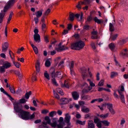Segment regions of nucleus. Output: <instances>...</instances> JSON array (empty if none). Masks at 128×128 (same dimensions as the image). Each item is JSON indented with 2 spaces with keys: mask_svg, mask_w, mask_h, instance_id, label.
I'll return each instance as SVG.
<instances>
[{
  "mask_svg": "<svg viewBox=\"0 0 128 128\" xmlns=\"http://www.w3.org/2000/svg\"><path fill=\"white\" fill-rule=\"evenodd\" d=\"M18 116L22 119L26 120L32 119L35 116L34 113L30 115L29 112L24 110L22 111L20 114H18Z\"/></svg>",
  "mask_w": 128,
  "mask_h": 128,
  "instance_id": "1",
  "label": "nucleus"
},
{
  "mask_svg": "<svg viewBox=\"0 0 128 128\" xmlns=\"http://www.w3.org/2000/svg\"><path fill=\"white\" fill-rule=\"evenodd\" d=\"M84 46L85 43L84 42L80 41L72 44L71 45V48L72 49L78 50L82 48Z\"/></svg>",
  "mask_w": 128,
  "mask_h": 128,
  "instance_id": "2",
  "label": "nucleus"
},
{
  "mask_svg": "<svg viewBox=\"0 0 128 128\" xmlns=\"http://www.w3.org/2000/svg\"><path fill=\"white\" fill-rule=\"evenodd\" d=\"M15 2V0H10L7 3L4 8V12H6L7 10L12 6Z\"/></svg>",
  "mask_w": 128,
  "mask_h": 128,
  "instance_id": "3",
  "label": "nucleus"
},
{
  "mask_svg": "<svg viewBox=\"0 0 128 128\" xmlns=\"http://www.w3.org/2000/svg\"><path fill=\"white\" fill-rule=\"evenodd\" d=\"M14 110L16 112L20 114L23 110L22 104L18 103H16L14 105Z\"/></svg>",
  "mask_w": 128,
  "mask_h": 128,
  "instance_id": "4",
  "label": "nucleus"
},
{
  "mask_svg": "<svg viewBox=\"0 0 128 128\" xmlns=\"http://www.w3.org/2000/svg\"><path fill=\"white\" fill-rule=\"evenodd\" d=\"M80 70L82 78L83 80H85L88 76V74L86 72V70L84 68H81Z\"/></svg>",
  "mask_w": 128,
  "mask_h": 128,
  "instance_id": "5",
  "label": "nucleus"
},
{
  "mask_svg": "<svg viewBox=\"0 0 128 128\" xmlns=\"http://www.w3.org/2000/svg\"><path fill=\"white\" fill-rule=\"evenodd\" d=\"M106 105L107 106L108 108L112 114H115V111L113 108L112 105V104L108 103Z\"/></svg>",
  "mask_w": 128,
  "mask_h": 128,
  "instance_id": "6",
  "label": "nucleus"
},
{
  "mask_svg": "<svg viewBox=\"0 0 128 128\" xmlns=\"http://www.w3.org/2000/svg\"><path fill=\"white\" fill-rule=\"evenodd\" d=\"M84 86H86V87L84 89L82 90V92L84 94L88 93L92 89V87L88 86L87 84L86 83H84Z\"/></svg>",
  "mask_w": 128,
  "mask_h": 128,
  "instance_id": "7",
  "label": "nucleus"
},
{
  "mask_svg": "<svg viewBox=\"0 0 128 128\" xmlns=\"http://www.w3.org/2000/svg\"><path fill=\"white\" fill-rule=\"evenodd\" d=\"M2 52H6L8 49V44L6 42H4L2 45Z\"/></svg>",
  "mask_w": 128,
  "mask_h": 128,
  "instance_id": "8",
  "label": "nucleus"
},
{
  "mask_svg": "<svg viewBox=\"0 0 128 128\" xmlns=\"http://www.w3.org/2000/svg\"><path fill=\"white\" fill-rule=\"evenodd\" d=\"M71 94L74 100H78L79 97V93L76 92L74 91L72 92Z\"/></svg>",
  "mask_w": 128,
  "mask_h": 128,
  "instance_id": "9",
  "label": "nucleus"
},
{
  "mask_svg": "<svg viewBox=\"0 0 128 128\" xmlns=\"http://www.w3.org/2000/svg\"><path fill=\"white\" fill-rule=\"evenodd\" d=\"M91 34L92 36L91 38L92 39H97L98 38V32L96 31H95L94 29L91 32Z\"/></svg>",
  "mask_w": 128,
  "mask_h": 128,
  "instance_id": "10",
  "label": "nucleus"
},
{
  "mask_svg": "<svg viewBox=\"0 0 128 128\" xmlns=\"http://www.w3.org/2000/svg\"><path fill=\"white\" fill-rule=\"evenodd\" d=\"M70 116L69 115L68 113H67L65 114V117L64 118L65 122L67 123L68 125L70 126Z\"/></svg>",
  "mask_w": 128,
  "mask_h": 128,
  "instance_id": "11",
  "label": "nucleus"
},
{
  "mask_svg": "<svg viewBox=\"0 0 128 128\" xmlns=\"http://www.w3.org/2000/svg\"><path fill=\"white\" fill-rule=\"evenodd\" d=\"M62 43L60 42L58 44V48H56V50L58 52H60L65 49L66 47L63 46H62Z\"/></svg>",
  "mask_w": 128,
  "mask_h": 128,
  "instance_id": "12",
  "label": "nucleus"
},
{
  "mask_svg": "<svg viewBox=\"0 0 128 128\" xmlns=\"http://www.w3.org/2000/svg\"><path fill=\"white\" fill-rule=\"evenodd\" d=\"M88 128H95V125L93 121L91 120L88 121Z\"/></svg>",
  "mask_w": 128,
  "mask_h": 128,
  "instance_id": "13",
  "label": "nucleus"
},
{
  "mask_svg": "<svg viewBox=\"0 0 128 128\" xmlns=\"http://www.w3.org/2000/svg\"><path fill=\"white\" fill-rule=\"evenodd\" d=\"M120 54L122 56L128 57V50L126 48L124 49L121 52Z\"/></svg>",
  "mask_w": 128,
  "mask_h": 128,
  "instance_id": "14",
  "label": "nucleus"
},
{
  "mask_svg": "<svg viewBox=\"0 0 128 128\" xmlns=\"http://www.w3.org/2000/svg\"><path fill=\"white\" fill-rule=\"evenodd\" d=\"M44 120L46 121V122H42V124L46 126L47 124H50L51 120L50 118L48 116H46L45 117Z\"/></svg>",
  "mask_w": 128,
  "mask_h": 128,
  "instance_id": "15",
  "label": "nucleus"
},
{
  "mask_svg": "<svg viewBox=\"0 0 128 128\" xmlns=\"http://www.w3.org/2000/svg\"><path fill=\"white\" fill-rule=\"evenodd\" d=\"M34 38L35 42H39L40 41V37L39 34H34Z\"/></svg>",
  "mask_w": 128,
  "mask_h": 128,
  "instance_id": "16",
  "label": "nucleus"
},
{
  "mask_svg": "<svg viewBox=\"0 0 128 128\" xmlns=\"http://www.w3.org/2000/svg\"><path fill=\"white\" fill-rule=\"evenodd\" d=\"M60 101L62 104H66L68 103L69 102L68 99L65 98H62Z\"/></svg>",
  "mask_w": 128,
  "mask_h": 128,
  "instance_id": "17",
  "label": "nucleus"
},
{
  "mask_svg": "<svg viewBox=\"0 0 128 128\" xmlns=\"http://www.w3.org/2000/svg\"><path fill=\"white\" fill-rule=\"evenodd\" d=\"M70 85L69 82L68 80H65L64 81V84H62L61 86L62 88L65 87L67 88H68Z\"/></svg>",
  "mask_w": 128,
  "mask_h": 128,
  "instance_id": "18",
  "label": "nucleus"
},
{
  "mask_svg": "<svg viewBox=\"0 0 128 128\" xmlns=\"http://www.w3.org/2000/svg\"><path fill=\"white\" fill-rule=\"evenodd\" d=\"M118 92L119 94L120 95V99L121 100L122 102L123 103H125L123 93L122 92H120L119 91H118Z\"/></svg>",
  "mask_w": 128,
  "mask_h": 128,
  "instance_id": "19",
  "label": "nucleus"
},
{
  "mask_svg": "<svg viewBox=\"0 0 128 128\" xmlns=\"http://www.w3.org/2000/svg\"><path fill=\"white\" fill-rule=\"evenodd\" d=\"M51 72L50 74V76L53 78L54 77H56V73L55 72V69L54 68H52L51 69Z\"/></svg>",
  "mask_w": 128,
  "mask_h": 128,
  "instance_id": "20",
  "label": "nucleus"
},
{
  "mask_svg": "<svg viewBox=\"0 0 128 128\" xmlns=\"http://www.w3.org/2000/svg\"><path fill=\"white\" fill-rule=\"evenodd\" d=\"M101 122L104 126H109L110 122L107 120H104L100 121Z\"/></svg>",
  "mask_w": 128,
  "mask_h": 128,
  "instance_id": "21",
  "label": "nucleus"
},
{
  "mask_svg": "<svg viewBox=\"0 0 128 128\" xmlns=\"http://www.w3.org/2000/svg\"><path fill=\"white\" fill-rule=\"evenodd\" d=\"M108 46L110 49L112 51H114V49L115 48V46L114 43H112L108 45Z\"/></svg>",
  "mask_w": 128,
  "mask_h": 128,
  "instance_id": "22",
  "label": "nucleus"
},
{
  "mask_svg": "<svg viewBox=\"0 0 128 128\" xmlns=\"http://www.w3.org/2000/svg\"><path fill=\"white\" fill-rule=\"evenodd\" d=\"M109 115V113H107L105 114H101L100 115H98L101 118L105 119L107 118Z\"/></svg>",
  "mask_w": 128,
  "mask_h": 128,
  "instance_id": "23",
  "label": "nucleus"
},
{
  "mask_svg": "<svg viewBox=\"0 0 128 128\" xmlns=\"http://www.w3.org/2000/svg\"><path fill=\"white\" fill-rule=\"evenodd\" d=\"M70 14L69 20L71 21H73L74 20V14L71 12H70Z\"/></svg>",
  "mask_w": 128,
  "mask_h": 128,
  "instance_id": "24",
  "label": "nucleus"
},
{
  "mask_svg": "<svg viewBox=\"0 0 128 128\" xmlns=\"http://www.w3.org/2000/svg\"><path fill=\"white\" fill-rule=\"evenodd\" d=\"M3 66L5 68H8L11 66V64L10 62H6L4 64Z\"/></svg>",
  "mask_w": 128,
  "mask_h": 128,
  "instance_id": "25",
  "label": "nucleus"
},
{
  "mask_svg": "<svg viewBox=\"0 0 128 128\" xmlns=\"http://www.w3.org/2000/svg\"><path fill=\"white\" fill-rule=\"evenodd\" d=\"M4 12L0 13V23H1L3 20L5 14Z\"/></svg>",
  "mask_w": 128,
  "mask_h": 128,
  "instance_id": "26",
  "label": "nucleus"
},
{
  "mask_svg": "<svg viewBox=\"0 0 128 128\" xmlns=\"http://www.w3.org/2000/svg\"><path fill=\"white\" fill-rule=\"evenodd\" d=\"M94 21L97 22L98 24H100L102 22H103L102 20H99L97 17H95L94 18Z\"/></svg>",
  "mask_w": 128,
  "mask_h": 128,
  "instance_id": "27",
  "label": "nucleus"
},
{
  "mask_svg": "<svg viewBox=\"0 0 128 128\" xmlns=\"http://www.w3.org/2000/svg\"><path fill=\"white\" fill-rule=\"evenodd\" d=\"M56 77L61 78H62V72H57L56 73Z\"/></svg>",
  "mask_w": 128,
  "mask_h": 128,
  "instance_id": "28",
  "label": "nucleus"
},
{
  "mask_svg": "<svg viewBox=\"0 0 128 128\" xmlns=\"http://www.w3.org/2000/svg\"><path fill=\"white\" fill-rule=\"evenodd\" d=\"M109 30L110 32H113L114 30V28L113 24L110 23L109 24Z\"/></svg>",
  "mask_w": 128,
  "mask_h": 128,
  "instance_id": "29",
  "label": "nucleus"
},
{
  "mask_svg": "<svg viewBox=\"0 0 128 128\" xmlns=\"http://www.w3.org/2000/svg\"><path fill=\"white\" fill-rule=\"evenodd\" d=\"M118 75V74L117 72H112L111 73V78H112Z\"/></svg>",
  "mask_w": 128,
  "mask_h": 128,
  "instance_id": "30",
  "label": "nucleus"
},
{
  "mask_svg": "<svg viewBox=\"0 0 128 128\" xmlns=\"http://www.w3.org/2000/svg\"><path fill=\"white\" fill-rule=\"evenodd\" d=\"M56 90L57 92L62 96H63L64 94V93L62 92V90L60 88H56Z\"/></svg>",
  "mask_w": 128,
  "mask_h": 128,
  "instance_id": "31",
  "label": "nucleus"
},
{
  "mask_svg": "<svg viewBox=\"0 0 128 128\" xmlns=\"http://www.w3.org/2000/svg\"><path fill=\"white\" fill-rule=\"evenodd\" d=\"M118 36V34H116L114 35H112L110 37V38L113 40H116Z\"/></svg>",
  "mask_w": 128,
  "mask_h": 128,
  "instance_id": "32",
  "label": "nucleus"
},
{
  "mask_svg": "<svg viewBox=\"0 0 128 128\" xmlns=\"http://www.w3.org/2000/svg\"><path fill=\"white\" fill-rule=\"evenodd\" d=\"M31 94L32 92L31 91L26 92L25 95V98L26 99H28L29 97L31 95Z\"/></svg>",
  "mask_w": 128,
  "mask_h": 128,
  "instance_id": "33",
  "label": "nucleus"
},
{
  "mask_svg": "<svg viewBox=\"0 0 128 128\" xmlns=\"http://www.w3.org/2000/svg\"><path fill=\"white\" fill-rule=\"evenodd\" d=\"M32 47L33 48L36 54H37L38 53V49L37 47L34 46V45H32Z\"/></svg>",
  "mask_w": 128,
  "mask_h": 128,
  "instance_id": "34",
  "label": "nucleus"
},
{
  "mask_svg": "<svg viewBox=\"0 0 128 128\" xmlns=\"http://www.w3.org/2000/svg\"><path fill=\"white\" fill-rule=\"evenodd\" d=\"M64 124V122H60L59 124L57 125V127L58 128H63Z\"/></svg>",
  "mask_w": 128,
  "mask_h": 128,
  "instance_id": "35",
  "label": "nucleus"
},
{
  "mask_svg": "<svg viewBox=\"0 0 128 128\" xmlns=\"http://www.w3.org/2000/svg\"><path fill=\"white\" fill-rule=\"evenodd\" d=\"M124 22V20L122 19H120L118 20V25L120 26H121V25H123V22Z\"/></svg>",
  "mask_w": 128,
  "mask_h": 128,
  "instance_id": "36",
  "label": "nucleus"
},
{
  "mask_svg": "<svg viewBox=\"0 0 128 128\" xmlns=\"http://www.w3.org/2000/svg\"><path fill=\"white\" fill-rule=\"evenodd\" d=\"M81 110L82 112L86 113H88L90 111L89 109L88 108H82Z\"/></svg>",
  "mask_w": 128,
  "mask_h": 128,
  "instance_id": "37",
  "label": "nucleus"
},
{
  "mask_svg": "<svg viewBox=\"0 0 128 128\" xmlns=\"http://www.w3.org/2000/svg\"><path fill=\"white\" fill-rule=\"evenodd\" d=\"M90 26L87 24H86L83 26V29L84 30H88L90 29Z\"/></svg>",
  "mask_w": 128,
  "mask_h": 128,
  "instance_id": "38",
  "label": "nucleus"
},
{
  "mask_svg": "<svg viewBox=\"0 0 128 128\" xmlns=\"http://www.w3.org/2000/svg\"><path fill=\"white\" fill-rule=\"evenodd\" d=\"M42 14V12L41 11H39L37 12V14H36V17L39 18L41 16Z\"/></svg>",
  "mask_w": 128,
  "mask_h": 128,
  "instance_id": "39",
  "label": "nucleus"
},
{
  "mask_svg": "<svg viewBox=\"0 0 128 128\" xmlns=\"http://www.w3.org/2000/svg\"><path fill=\"white\" fill-rule=\"evenodd\" d=\"M52 82L53 84L56 86H58V84H57L56 79L54 78H53L52 79Z\"/></svg>",
  "mask_w": 128,
  "mask_h": 128,
  "instance_id": "40",
  "label": "nucleus"
},
{
  "mask_svg": "<svg viewBox=\"0 0 128 128\" xmlns=\"http://www.w3.org/2000/svg\"><path fill=\"white\" fill-rule=\"evenodd\" d=\"M45 64L46 66L49 67L50 66V62L48 60H47L46 61Z\"/></svg>",
  "mask_w": 128,
  "mask_h": 128,
  "instance_id": "41",
  "label": "nucleus"
},
{
  "mask_svg": "<svg viewBox=\"0 0 128 128\" xmlns=\"http://www.w3.org/2000/svg\"><path fill=\"white\" fill-rule=\"evenodd\" d=\"M13 62L16 67L18 68H19L20 64L19 63L16 62L14 60H13Z\"/></svg>",
  "mask_w": 128,
  "mask_h": 128,
  "instance_id": "42",
  "label": "nucleus"
},
{
  "mask_svg": "<svg viewBox=\"0 0 128 128\" xmlns=\"http://www.w3.org/2000/svg\"><path fill=\"white\" fill-rule=\"evenodd\" d=\"M54 114L55 115L56 114V112L55 111H53L50 112L48 115L49 116L52 117L54 116Z\"/></svg>",
  "mask_w": 128,
  "mask_h": 128,
  "instance_id": "43",
  "label": "nucleus"
},
{
  "mask_svg": "<svg viewBox=\"0 0 128 128\" xmlns=\"http://www.w3.org/2000/svg\"><path fill=\"white\" fill-rule=\"evenodd\" d=\"M85 121H84L82 122L81 121L77 120L76 121V123L77 124H80L82 125H84L85 124Z\"/></svg>",
  "mask_w": 128,
  "mask_h": 128,
  "instance_id": "44",
  "label": "nucleus"
},
{
  "mask_svg": "<svg viewBox=\"0 0 128 128\" xmlns=\"http://www.w3.org/2000/svg\"><path fill=\"white\" fill-rule=\"evenodd\" d=\"M9 88L11 92L13 94H15V91L13 87H11L10 86H9Z\"/></svg>",
  "mask_w": 128,
  "mask_h": 128,
  "instance_id": "45",
  "label": "nucleus"
},
{
  "mask_svg": "<svg viewBox=\"0 0 128 128\" xmlns=\"http://www.w3.org/2000/svg\"><path fill=\"white\" fill-rule=\"evenodd\" d=\"M53 93L54 95L55 98L57 99H58L60 98V97L59 95L54 90H53Z\"/></svg>",
  "mask_w": 128,
  "mask_h": 128,
  "instance_id": "46",
  "label": "nucleus"
},
{
  "mask_svg": "<svg viewBox=\"0 0 128 128\" xmlns=\"http://www.w3.org/2000/svg\"><path fill=\"white\" fill-rule=\"evenodd\" d=\"M13 14V13L12 12H11L10 13V14L9 15V18L8 19V21L7 22L8 24H9V23L10 20H11V19H12Z\"/></svg>",
  "mask_w": 128,
  "mask_h": 128,
  "instance_id": "47",
  "label": "nucleus"
},
{
  "mask_svg": "<svg viewBox=\"0 0 128 128\" xmlns=\"http://www.w3.org/2000/svg\"><path fill=\"white\" fill-rule=\"evenodd\" d=\"M70 66V70L73 69V68L74 66V63L73 61H72L69 64Z\"/></svg>",
  "mask_w": 128,
  "mask_h": 128,
  "instance_id": "48",
  "label": "nucleus"
},
{
  "mask_svg": "<svg viewBox=\"0 0 128 128\" xmlns=\"http://www.w3.org/2000/svg\"><path fill=\"white\" fill-rule=\"evenodd\" d=\"M5 68L4 66H1L0 67V73H2L5 72Z\"/></svg>",
  "mask_w": 128,
  "mask_h": 128,
  "instance_id": "49",
  "label": "nucleus"
},
{
  "mask_svg": "<svg viewBox=\"0 0 128 128\" xmlns=\"http://www.w3.org/2000/svg\"><path fill=\"white\" fill-rule=\"evenodd\" d=\"M49 124L52 127L55 128L57 125L56 122L55 121L53 123H50Z\"/></svg>",
  "mask_w": 128,
  "mask_h": 128,
  "instance_id": "50",
  "label": "nucleus"
},
{
  "mask_svg": "<svg viewBox=\"0 0 128 128\" xmlns=\"http://www.w3.org/2000/svg\"><path fill=\"white\" fill-rule=\"evenodd\" d=\"M26 101V100L24 98H22L19 100V102L20 103L23 104L25 103Z\"/></svg>",
  "mask_w": 128,
  "mask_h": 128,
  "instance_id": "51",
  "label": "nucleus"
},
{
  "mask_svg": "<svg viewBox=\"0 0 128 128\" xmlns=\"http://www.w3.org/2000/svg\"><path fill=\"white\" fill-rule=\"evenodd\" d=\"M81 97L83 100L87 99L89 98V96L88 95H82V96Z\"/></svg>",
  "mask_w": 128,
  "mask_h": 128,
  "instance_id": "52",
  "label": "nucleus"
},
{
  "mask_svg": "<svg viewBox=\"0 0 128 128\" xmlns=\"http://www.w3.org/2000/svg\"><path fill=\"white\" fill-rule=\"evenodd\" d=\"M14 72L15 73L19 76L20 79L22 78L21 75L20 74V72L17 70L15 71Z\"/></svg>",
  "mask_w": 128,
  "mask_h": 128,
  "instance_id": "53",
  "label": "nucleus"
},
{
  "mask_svg": "<svg viewBox=\"0 0 128 128\" xmlns=\"http://www.w3.org/2000/svg\"><path fill=\"white\" fill-rule=\"evenodd\" d=\"M104 80H102L99 82L98 85L99 86H102L104 85Z\"/></svg>",
  "mask_w": 128,
  "mask_h": 128,
  "instance_id": "54",
  "label": "nucleus"
},
{
  "mask_svg": "<svg viewBox=\"0 0 128 128\" xmlns=\"http://www.w3.org/2000/svg\"><path fill=\"white\" fill-rule=\"evenodd\" d=\"M44 76L48 80H50L49 76L48 74L46 72H45L44 73Z\"/></svg>",
  "mask_w": 128,
  "mask_h": 128,
  "instance_id": "55",
  "label": "nucleus"
},
{
  "mask_svg": "<svg viewBox=\"0 0 128 128\" xmlns=\"http://www.w3.org/2000/svg\"><path fill=\"white\" fill-rule=\"evenodd\" d=\"M0 91L2 92L4 94L6 95L8 94L4 90V89L2 88H0Z\"/></svg>",
  "mask_w": 128,
  "mask_h": 128,
  "instance_id": "56",
  "label": "nucleus"
},
{
  "mask_svg": "<svg viewBox=\"0 0 128 128\" xmlns=\"http://www.w3.org/2000/svg\"><path fill=\"white\" fill-rule=\"evenodd\" d=\"M99 119L97 118L96 117L94 119V122L95 124H97L99 122Z\"/></svg>",
  "mask_w": 128,
  "mask_h": 128,
  "instance_id": "57",
  "label": "nucleus"
},
{
  "mask_svg": "<svg viewBox=\"0 0 128 128\" xmlns=\"http://www.w3.org/2000/svg\"><path fill=\"white\" fill-rule=\"evenodd\" d=\"M124 84H122L121 86V88L120 89V91H121V92H123L124 90Z\"/></svg>",
  "mask_w": 128,
  "mask_h": 128,
  "instance_id": "58",
  "label": "nucleus"
},
{
  "mask_svg": "<svg viewBox=\"0 0 128 128\" xmlns=\"http://www.w3.org/2000/svg\"><path fill=\"white\" fill-rule=\"evenodd\" d=\"M101 123H102L100 121V122L97 123L96 126L98 128H100L102 127V126Z\"/></svg>",
  "mask_w": 128,
  "mask_h": 128,
  "instance_id": "59",
  "label": "nucleus"
},
{
  "mask_svg": "<svg viewBox=\"0 0 128 128\" xmlns=\"http://www.w3.org/2000/svg\"><path fill=\"white\" fill-rule=\"evenodd\" d=\"M85 2V5L90 4L91 2V0H84Z\"/></svg>",
  "mask_w": 128,
  "mask_h": 128,
  "instance_id": "60",
  "label": "nucleus"
},
{
  "mask_svg": "<svg viewBox=\"0 0 128 128\" xmlns=\"http://www.w3.org/2000/svg\"><path fill=\"white\" fill-rule=\"evenodd\" d=\"M92 19V18L91 16H88L87 18V21L88 22H90Z\"/></svg>",
  "mask_w": 128,
  "mask_h": 128,
  "instance_id": "61",
  "label": "nucleus"
},
{
  "mask_svg": "<svg viewBox=\"0 0 128 128\" xmlns=\"http://www.w3.org/2000/svg\"><path fill=\"white\" fill-rule=\"evenodd\" d=\"M92 47V48L94 49L95 50L96 49V47L95 46L94 44V43L93 42H91L90 44Z\"/></svg>",
  "mask_w": 128,
  "mask_h": 128,
  "instance_id": "62",
  "label": "nucleus"
},
{
  "mask_svg": "<svg viewBox=\"0 0 128 128\" xmlns=\"http://www.w3.org/2000/svg\"><path fill=\"white\" fill-rule=\"evenodd\" d=\"M46 27V24L44 23L42 24V31H44V29Z\"/></svg>",
  "mask_w": 128,
  "mask_h": 128,
  "instance_id": "63",
  "label": "nucleus"
},
{
  "mask_svg": "<svg viewBox=\"0 0 128 128\" xmlns=\"http://www.w3.org/2000/svg\"><path fill=\"white\" fill-rule=\"evenodd\" d=\"M48 112V110H42V113L43 114H46Z\"/></svg>",
  "mask_w": 128,
  "mask_h": 128,
  "instance_id": "64",
  "label": "nucleus"
}]
</instances>
